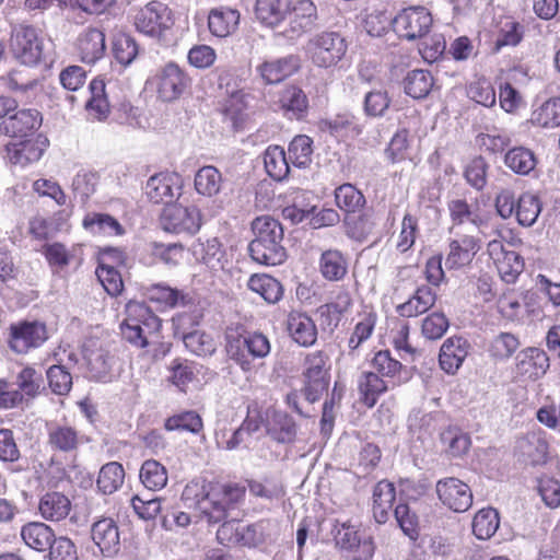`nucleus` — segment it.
Here are the masks:
<instances>
[{"instance_id":"nucleus-1","label":"nucleus","mask_w":560,"mask_h":560,"mask_svg":"<svg viewBox=\"0 0 560 560\" xmlns=\"http://www.w3.org/2000/svg\"><path fill=\"white\" fill-rule=\"evenodd\" d=\"M244 492H199L196 506L209 523H220L217 539L221 545H238L240 503Z\"/></svg>"},{"instance_id":"nucleus-2","label":"nucleus","mask_w":560,"mask_h":560,"mask_svg":"<svg viewBox=\"0 0 560 560\" xmlns=\"http://www.w3.org/2000/svg\"><path fill=\"white\" fill-rule=\"evenodd\" d=\"M225 352L244 373L255 371L254 362L266 358L271 345L260 331H248L243 325H231L225 329Z\"/></svg>"},{"instance_id":"nucleus-3","label":"nucleus","mask_w":560,"mask_h":560,"mask_svg":"<svg viewBox=\"0 0 560 560\" xmlns=\"http://www.w3.org/2000/svg\"><path fill=\"white\" fill-rule=\"evenodd\" d=\"M254 238L248 245L252 259L265 266L281 265L287 258L282 246L283 229L279 221L261 215L252 222Z\"/></svg>"},{"instance_id":"nucleus-4","label":"nucleus","mask_w":560,"mask_h":560,"mask_svg":"<svg viewBox=\"0 0 560 560\" xmlns=\"http://www.w3.org/2000/svg\"><path fill=\"white\" fill-rule=\"evenodd\" d=\"M161 327V319L143 302L130 301L120 324L122 338L137 348H145L149 338Z\"/></svg>"},{"instance_id":"nucleus-5","label":"nucleus","mask_w":560,"mask_h":560,"mask_svg":"<svg viewBox=\"0 0 560 560\" xmlns=\"http://www.w3.org/2000/svg\"><path fill=\"white\" fill-rule=\"evenodd\" d=\"M11 46L15 58L23 65L35 66L44 58L45 38L35 26H15L12 31Z\"/></svg>"},{"instance_id":"nucleus-6","label":"nucleus","mask_w":560,"mask_h":560,"mask_svg":"<svg viewBox=\"0 0 560 560\" xmlns=\"http://www.w3.org/2000/svg\"><path fill=\"white\" fill-rule=\"evenodd\" d=\"M308 50L313 63L327 69L337 66L345 58L348 43L338 32H323L310 42Z\"/></svg>"},{"instance_id":"nucleus-7","label":"nucleus","mask_w":560,"mask_h":560,"mask_svg":"<svg viewBox=\"0 0 560 560\" xmlns=\"http://www.w3.org/2000/svg\"><path fill=\"white\" fill-rule=\"evenodd\" d=\"M327 361L328 358L322 351L310 353L305 358V369L303 372L304 387L302 392L310 404L317 401L328 388Z\"/></svg>"},{"instance_id":"nucleus-8","label":"nucleus","mask_w":560,"mask_h":560,"mask_svg":"<svg viewBox=\"0 0 560 560\" xmlns=\"http://www.w3.org/2000/svg\"><path fill=\"white\" fill-rule=\"evenodd\" d=\"M432 15L424 7H409L402 9L393 19L395 33L402 38L413 40L424 37L432 26Z\"/></svg>"},{"instance_id":"nucleus-9","label":"nucleus","mask_w":560,"mask_h":560,"mask_svg":"<svg viewBox=\"0 0 560 560\" xmlns=\"http://www.w3.org/2000/svg\"><path fill=\"white\" fill-rule=\"evenodd\" d=\"M161 224L166 232L194 235L202 225V217L195 206L170 205L162 212Z\"/></svg>"},{"instance_id":"nucleus-10","label":"nucleus","mask_w":560,"mask_h":560,"mask_svg":"<svg viewBox=\"0 0 560 560\" xmlns=\"http://www.w3.org/2000/svg\"><path fill=\"white\" fill-rule=\"evenodd\" d=\"M172 25L171 10L166 4L159 1L149 2L135 16L136 28L150 37H160Z\"/></svg>"},{"instance_id":"nucleus-11","label":"nucleus","mask_w":560,"mask_h":560,"mask_svg":"<svg viewBox=\"0 0 560 560\" xmlns=\"http://www.w3.org/2000/svg\"><path fill=\"white\" fill-rule=\"evenodd\" d=\"M331 534L336 546L347 551H359L357 560H369L374 555V544L371 536H362L350 522L335 521Z\"/></svg>"},{"instance_id":"nucleus-12","label":"nucleus","mask_w":560,"mask_h":560,"mask_svg":"<svg viewBox=\"0 0 560 560\" xmlns=\"http://www.w3.org/2000/svg\"><path fill=\"white\" fill-rule=\"evenodd\" d=\"M159 97L164 102L177 100L191 84V79L178 65L168 62L155 75Z\"/></svg>"},{"instance_id":"nucleus-13","label":"nucleus","mask_w":560,"mask_h":560,"mask_svg":"<svg viewBox=\"0 0 560 560\" xmlns=\"http://www.w3.org/2000/svg\"><path fill=\"white\" fill-rule=\"evenodd\" d=\"M317 19V9L312 0H292L288 22L278 35L288 40H295L311 31Z\"/></svg>"},{"instance_id":"nucleus-14","label":"nucleus","mask_w":560,"mask_h":560,"mask_svg":"<svg viewBox=\"0 0 560 560\" xmlns=\"http://www.w3.org/2000/svg\"><path fill=\"white\" fill-rule=\"evenodd\" d=\"M183 177L178 173L163 172L152 175L145 184V195L154 203L172 205L182 195Z\"/></svg>"},{"instance_id":"nucleus-15","label":"nucleus","mask_w":560,"mask_h":560,"mask_svg":"<svg viewBox=\"0 0 560 560\" xmlns=\"http://www.w3.org/2000/svg\"><path fill=\"white\" fill-rule=\"evenodd\" d=\"M487 250L495 264L501 279L506 283H514L524 269V260L521 255L506 249L498 240L490 241Z\"/></svg>"},{"instance_id":"nucleus-16","label":"nucleus","mask_w":560,"mask_h":560,"mask_svg":"<svg viewBox=\"0 0 560 560\" xmlns=\"http://www.w3.org/2000/svg\"><path fill=\"white\" fill-rule=\"evenodd\" d=\"M47 339L46 326L38 322H24L10 327V347L16 353L37 348Z\"/></svg>"},{"instance_id":"nucleus-17","label":"nucleus","mask_w":560,"mask_h":560,"mask_svg":"<svg viewBox=\"0 0 560 560\" xmlns=\"http://www.w3.org/2000/svg\"><path fill=\"white\" fill-rule=\"evenodd\" d=\"M42 120L37 109H20L1 120L0 133L12 138H24L33 135L40 127Z\"/></svg>"},{"instance_id":"nucleus-18","label":"nucleus","mask_w":560,"mask_h":560,"mask_svg":"<svg viewBox=\"0 0 560 560\" xmlns=\"http://www.w3.org/2000/svg\"><path fill=\"white\" fill-rule=\"evenodd\" d=\"M91 537L98 547L101 553L106 558H113L120 550L119 527L110 517H103L92 524Z\"/></svg>"},{"instance_id":"nucleus-19","label":"nucleus","mask_w":560,"mask_h":560,"mask_svg":"<svg viewBox=\"0 0 560 560\" xmlns=\"http://www.w3.org/2000/svg\"><path fill=\"white\" fill-rule=\"evenodd\" d=\"M480 240L474 235L457 234V237L448 243V253L445 266L448 269H459L469 265L480 250Z\"/></svg>"},{"instance_id":"nucleus-20","label":"nucleus","mask_w":560,"mask_h":560,"mask_svg":"<svg viewBox=\"0 0 560 560\" xmlns=\"http://www.w3.org/2000/svg\"><path fill=\"white\" fill-rule=\"evenodd\" d=\"M447 210L452 225L450 232L452 233L455 228L470 224L479 232L486 225V219L480 214V209L477 202H468L463 198L451 199L447 202Z\"/></svg>"},{"instance_id":"nucleus-21","label":"nucleus","mask_w":560,"mask_h":560,"mask_svg":"<svg viewBox=\"0 0 560 560\" xmlns=\"http://www.w3.org/2000/svg\"><path fill=\"white\" fill-rule=\"evenodd\" d=\"M265 429L268 436L282 444L292 443L298 432L294 419L285 411L277 409L267 410Z\"/></svg>"},{"instance_id":"nucleus-22","label":"nucleus","mask_w":560,"mask_h":560,"mask_svg":"<svg viewBox=\"0 0 560 560\" xmlns=\"http://www.w3.org/2000/svg\"><path fill=\"white\" fill-rule=\"evenodd\" d=\"M549 369V358L539 348H527L516 355L515 372L525 380H537Z\"/></svg>"},{"instance_id":"nucleus-23","label":"nucleus","mask_w":560,"mask_h":560,"mask_svg":"<svg viewBox=\"0 0 560 560\" xmlns=\"http://www.w3.org/2000/svg\"><path fill=\"white\" fill-rule=\"evenodd\" d=\"M89 377L91 380L107 383L116 373V357L105 349L86 350L84 353Z\"/></svg>"},{"instance_id":"nucleus-24","label":"nucleus","mask_w":560,"mask_h":560,"mask_svg":"<svg viewBox=\"0 0 560 560\" xmlns=\"http://www.w3.org/2000/svg\"><path fill=\"white\" fill-rule=\"evenodd\" d=\"M470 345L464 337L452 336L447 338L439 354L440 366L448 374H454L463 364L469 353Z\"/></svg>"},{"instance_id":"nucleus-25","label":"nucleus","mask_w":560,"mask_h":560,"mask_svg":"<svg viewBox=\"0 0 560 560\" xmlns=\"http://www.w3.org/2000/svg\"><path fill=\"white\" fill-rule=\"evenodd\" d=\"M47 442L52 451L72 454L86 443V439L69 424H51L48 429Z\"/></svg>"},{"instance_id":"nucleus-26","label":"nucleus","mask_w":560,"mask_h":560,"mask_svg":"<svg viewBox=\"0 0 560 560\" xmlns=\"http://www.w3.org/2000/svg\"><path fill=\"white\" fill-rule=\"evenodd\" d=\"M287 330L292 340L302 347H311L317 340V327L304 312L291 311L288 314Z\"/></svg>"},{"instance_id":"nucleus-27","label":"nucleus","mask_w":560,"mask_h":560,"mask_svg":"<svg viewBox=\"0 0 560 560\" xmlns=\"http://www.w3.org/2000/svg\"><path fill=\"white\" fill-rule=\"evenodd\" d=\"M299 68L298 58L293 55L265 60L256 67V72L266 84H276L293 74Z\"/></svg>"},{"instance_id":"nucleus-28","label":"nucleus","mask_w":560,"mask_h":560,"mask_svg":"<svg viewBox=\"0 0 560 560\" xmlns=\"http://www.w3.org/2000/svg\"><path fill=\"white\" fill-rule=\"evenodd\" d=\"M292 0H256L255 14L265 26L276 28L287 21Z\"/></svg>"},{"instance_id":"nucleus-29","label":"nucleus","mask_w":560,"mask_h":560,"mask_svg":"<svg viewBox=\"0 0 560 560\" xmlns=\"http://www.w3.org/2000/svg\"><path fill=\"white\" fill-rule=\"evenodd\" d=\"M352 307V298L348 291H340L335 296L334 301L320 305L317 313L320 317L322 326L334 331L343 315H346Z\"/></svg>"},{"instance_id":"nucleus-30","label":"nucleus","mask_w":560,"mask_h":560,"mask_svg":"<svg viewBox=\"0 0 560 560\" xmlns=\"http://www.w3.org/2000/svg\"><path fill=\"white\" fill-rule=\"evenodd\" d=\"M48 144V139L42 135L22 141L10 151V161L22 167L35 163L40 160Z\"/></svg>"},{"instance_id":"nucleus-31","label":"nucleus","mask_w":560,"mask_h":560,"mask_svg":"<svg viewBox=\"0 0 560 560\" xmlns=\"http://www.w3.org/2000/svg\"><path fill=\"white\" fill-rule=\"evenodd\" d=\"M319 128L336 138H354L363 131L360 119L351 113H340L331 118L322 119Z\"/></svg>"},{"instance_id":"nucleus-32","label":"nucleus","mask_w":560,"mask_h":560,"mask_svg":"<svg viewBox=\"0 0 560 560\" xmlns=\"http://www.w3.org/2000/svg\"><path fill=\"white\" fill-rule=\"evenodd\" d=\"M21 537L27 547L38 552L49 550L58 539L52 529L42 522H30L22 526Z\"/></svg>"},{"instance_id":"nucleus-33","label":"nucleus","mask_w":560,"mask_h":560,"mask_svg":"<svg viewBox=\"0 0 560 560\" xmlns=\"http://www.w3.org/2000/svg\"><path fill=\"white\" fill-rule=\"evenodd\" d=\"M105 35L98 28H88L78 38V50L85 63H95L105 54Z\"/></svg>"},{"instance_id":"nucleus-34","label":"nucleus","mask_w":560,"mask_h":560,"mask_svg":"<svg viewBox=\"0 0 560 560\" xmlns=\"http://www.w3.org/2000/svg\"><path fill=\"white\" fill-rule=\"evenodd\" d=\"M240 12L228 7L213 8L208 15V27L212 35L226 37L231 35L238 25Z\"/></svg>"},{"instance_id":"nucleus-35","label":"nucleus","mask_w":560,"mask_h":560,"mask_svg":"<svg viewBox=\"0 0 560 560\" xmlns=\"http://www.w3.org/2000/svg\"><path fill=\"white\" fill-rule=\"evenodd\" d=\"M318 269L327 281H340L348 272V260L339 249L324 250L318 260Z\"/></svg>"},{"instance_id":"nucleus-36","label":"nucleus","mask_w":560,"mask_h":560,"mask_svg":"<svg viewBox=\"0 0 560 560\" xmlns=\"http://www.w3.org/2000/svg\"><path fill=\"white\" fill-rule=\"evenodd\" d=\"M436 301V292L429 285L419 287L408 301L397 306V312L404 317H413L429 311Z\"/></svg>"},{"instance_id":"nucleus-37","label":"nucleus","mask_w":560,"mask_h":560,"mask_svg":"<svg viewBox=\"0 0 560 560\" xmlns=\"http://www.w3.org/2000/svg\"><path fill=\"white\" fill-rule=\"evenodd\" d=\"M281 109L290 118L301 119L307 114L308 100L304 91L296 85L285 86L279 94Z\"/></svg>"},{"instance_id":"nucleus-38","label":"nucleus","mask_w":560,"mask_h":560,"mask_svg":"<svg viewBox=\"0 0 560 560\" xmlns=\"http://www.w3.org/2000/svg\"><path fill=\"white\" fill-rule=\"evenodd\" d=\"M40 515L48 521H61L71 510V501L63 492H45L38 503Z\"/></svg>"},{"instance_id":"nucleus-39","label":"nucleus","mask_w":560,"mask_h":560,"mask_svg":"<svg viewBox=\"0 0 560 560\" xmlns=\"http://www.w3.org/2000/svg\"><path fill=\"white\" fill-rule=\"evenodd\" d=\"M82 224L92 234L121 236L126 233L124 226L107 213L90 212L84 217Z\"/></svg>"},{"instance_id":"nucleus-40","label":"nucleus","mask_w":560,"mask_h":560,"mask_svg":"<svg viewBox=\"0 0 560 560\" xmlns=\"http://www.w3.org/2000/svg\"><path fill=\"white\" fill-rule=\"evenodd\" d=\"M504 164L517 175H529L537 165L535 153L523 145L510 149L504 155Z\"/></svg>"},{"instance_id":"nucleus-41","label":"nucleus","mask_w":560,"mask_h":560,"mask_svg":"<svg viewBox=\"0 0 560 560\" xmlns=\"http://www.w3.org/2000/svg\"><path fill=\"white\" fill-rule=\"evenodd\" d=\"M194 255L212 270L223 269L224 267L225 252L217 237L198 242L194 246Z\"/></svg>"},{"instance_id":"nucleus-42","label":"nucleus","mask_w":560,"mask_h":560,"mask_svg":"<svg viewBox=\"0 0 560 560\" xmlns=\"http://www.w3.org/2000/svg\"><path fill=\"white\" fill-rule=\"evenodd\" d=\"M247 287L269 304L277 303L283 295L281 283L276 278L265 273L253 275L247 282Z\"/></svg>"},{"instance_id":"nucleus-43","label":"nucleus","mask_w":560,"mask_h":560,"mask_svg":"<svg viewBox=\"0 0 560 560\" xmlns=\"http://www.w3.org/2000/svg\"><path fill=\"white\" fill-rule=\"evenodd\" d=\"M222 174L212 165L202 166L195 174V189L201 196L209 198L217 196L222 188Z\"/></svg>"},{"instance_id":"nucleus-44","label":"nucleus","mask_w":560,"mask_h":560,"mask_svg":"<svg viewBox=\"0 0 560 560\" xmlns=\"http://www.w3.org/2000/svg\"><path fill=\"white\" fill-rule=\"evenodd\" d=\"M358 388L368 407H373L378 397L388 389L387 383L375 372H362L358 380Z\"/></svg>"},{"instance_id":"nucleus-45","label":"nucleus","mask_w":560,"mask_h":560,"mask_svg":"<svg viewBox=\"0 0 560 560\" xmlns=\"http://www.w3.org/2000/svg\"><path fill=\"white\" fill-rule=\"evenodd\" d=\"M264 165L267 174L278 182L284 179L290 171L289 160L285 152L278 145H269L265 150Z\"/></svg>"},{"instance_id":"nucleus-46","label":"nucleus","mask_w":560,"mask_h":560,"mask_svg":"<svg viewBox=\"0 0 560 560\" xmlns=\"http://www.w3.org/2000/svg\"><path fill=\"white\" fill-rule=\"evenodd\" d=\"M167 382L175 386L179 392L186 393L187 386L196 378V369L192 362L176 358L168 368Z\"/></svg>"},{"instance_id":"nucleus-47","label":"nucleus","mask_w":560,"mask_h":560,"mask_svg":"<svg viewBox=\"0 0 560 560\" xmlns=\"http://www.w3.org/2000/svg\"><path fill=\"white\" fill-rule=\"evenodd\" d=\"M338 208L348 214L355 213L365 206L364 195L352 184L346 183L335 189Z\"/></svg>"},{"instance_id":"nucleus-48","label":"nucleus","mask_w":560,"mask_h":560,"mask_svg":"<svg viewBox=\"0 0 560 560\" xmlns=\"http://www.w3.org/2000/svg\"><path fill=\"white\" fill-rule=\"evenodd\" d=\"M499 525L500 517L495 509H481L474 517L472 532L478 539L486 540L495 534Z\"/></svg>"},{"instance_id":"nucleus-49","label":"nucleus","mask_w":560,"mask_h":560,"mask_svg":"<svg viewBox=\"0 0 560 560\" xmlns=\"http://www.w3.org/2000/svg\"><path fill=\"white\" fill-rule=\"evenodd\" d=\"M203 428L202 419L195 410H185L165 419L166 431H187L198 434Z\"/></svg>"},{"instance_id":"nucleus-50","label":"nucleus","mask_w":560,"mask_h":560,"mask_svg":"<svg viewBox=\"0 0 560 560\" xmlns=\"http://www.w3.org/2000/svg\"><path fill=\"white\" fill-rule=\"evenodd\" d=\"M405 92L412 98L425 97L432 86L433 77L432 74L422 69H415L410 71L404 80Z\"/></svg>"},{"instance_id":"nucleus-51","label":"nucleus","mask_w":560,"mask_h":560,"mask_svg":"<svg viewBox=\"0 0 560 560\" xmlns=\"http://www.w3.org/2000/svg\"><path fill=\"white\" fill-rule=\"evenodd\" d=\"M516 448L525 464L537 465L545 462L548 445L541 439L526 436L517 441Z\"/></svg>"},{"instance_id":"nucleus-52","label":"nucleus","mask_w":560,"mask_h":560,"mask_svg":"<svg viewBox=\"0 0 560 560\" xmlns=\"http://www.w3.org/2000/svg\"><path fill=\"white\" fill-rule=\"evenodd\" d=\"M313 140L306 135L293 138L288 149V160L299 168L307 167L312 162Z\"/></svg>"},{"instance_id":"nucleus-53","label":"nucleus","mask_w":560,"mask_h":560,"mask_svg":"<svg viewBox=\"0 0 560 560\" xmlns=\"http://www.w3.org/2000/svg\"><path fill=\"white\" fill-rule=\"evenodd\" d=\"M530 122L541 128L560 126V97L550 98L535 109L532 113Z\"/></svg>"},{"instance_id":"nucleus-54","label":"nucleus","mask_w":560,"mask_h":560,"mask_svg":"<svg viewBox=\"0 0 560 560\" xmlns=\"http://www.w3.org/2000/svg\"><path fill=\"white\" fill-rule=\"evenodd\" d=\"M90 100L86 102V109L98 120L105 119L109 114V103L105 93V82L102 79H93L90 82Z\"/></svg>"},{"instance_id":"nucleus-55","label":"nucleus","mask_w":560,"mask_h":560,"mask_svg":"<svg viewBox=\"0 0 560 560\" xmlns=\"http://www.w3.org/2000/svg\"><path fill=\"white\" fill-rule=\"evenodd\" d=\"M139 477L147 490H162L167 482L165 467L154 459L142 464Z\"/></svg>"},{"instance_id":"nucleus-56","label":"nucleus","mask_w":560,"mask_h":560,"mask_svg":"<svg viewBox=\"0 0 560 560\" xmlns=\"http://www.w3.org/2000/svg\"><path fill=\"white\" fill-rule=\"evenodd\" d=\"M541 211L539 198L530 192H524L516 202V219L523 226H532Z\"/></svg>"},{"instance_id":"nucleus-57","label":"nucleus","mask_w":560,"mask_h":560,"mask_svg":"<svg viewBox=\"0 0 560 560\" xmlns=\"http://www.w3.org/2000/svg\"><path fill=\"white\" fill-rule=\"evenodd\" d=\"M346 234L354 240L362 242L373 231L375 223L372 215L369 213H361L355 215L350 213L345 219Z\"/></svg>"},{"instance_id":"nucleus-58","label":"nucleus","mask_w":560,"mask_h":560,"mask_svg":"<svg viewBox=\"0 0 560 560\" xmlns=\"http://www.w3.org/2000/svg\"><path fill=\"white\" fill-rule=\"evenodd\" d=\"M131 504L136 514L145 521L155 518L162 510V500L153 492L137 493L131 498Z\"/></svg>"},{"instance_id":"nucleus-59","label":"nucleus","mask_w":560,"mask_h":560,"mask_svg":"<svg viewBox=\"0 0 560 560\" xmlns=\"http://www.w3.org/2000/svg\"><path fill=\"white\" fill-rule=\"evenodd\" d=\"M392 100L385 90H372L363 98V112L366 117H384L390 106Z\"/></svg>"},{"instance_id":"nucleus-60","label":"nucleus","mask_w":560,"mask_h":560,"mask_svg":"<svg viewBox=\"0 0 560 560\" xmlns=\"http://www.w3.org/2000/svg\"><path fill=\"white\" fill-rule=\"evenodd\" d=\"M147 295L150 301L160 303L165 307L185 305V295L179 290L166 284L156 283L150 285Z\"/></svg>"},{"instance_id":"nucleus-61","label":"nucleus","mask_w":560,"mask_h":560,"mask_svg":"<svg viewBox=\"0 0 560 560\" xmlns=\"http://www.w3.org/2000/svg\"><path fill=\"white\" fill-rule=\"evenodd\" d=\"M377 316L374 312H365L360 315V319L355 324L353 331L348 340V347L351 351L357 350L372 336Z\"/></svg>"},{"instance_id":"nucleus-62","label":"nucleus","mask_w":560,"mask_h":560,"mask_svg":"<svg viewBox=\"0 0 560 560\" xmlns=\"http://www.w3.org/2000/svg\"><path fill=\"white\" fill-rule=\"evenodd\" d=\"M183 342L187 350L199 357L211 355L217 349V345L211 335L200 330L184 335Z\"/></svg>"},{"instance_id":"nucleus-63","label":"nucleus","mask_w":560,"mask_h":560,"mask_svg":"<svg viewBox=\"0 0 560 560\" xmlns=\"http://www.w3.org/2000/svg\"><path fill=\"white\" fill-rule=\"evenodd\" d=\"M125 480V470L121 464L110 462L105 464L98 474V490H119Z\"/></svg>"},{"instance_id":"nucleus-64","label":"nucleus","mask_w":560,"mask_h":560,"mask_svg":"<svg viewBox=\"0 0 560 560\" xmlns=\"http://www.w3.org/2000/svg\"><path fill=\"white\" fill-rule=\"evenodd\" d=\"M43 254L55 273L67 268L73 258L67 246L59 242L44 245Z\"/></svg>"}]
</instances>
